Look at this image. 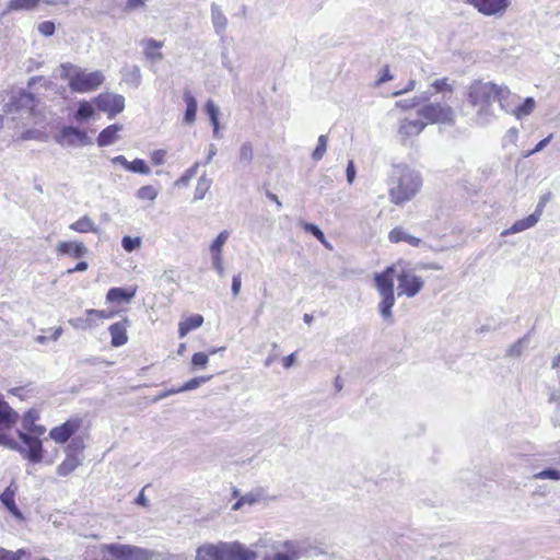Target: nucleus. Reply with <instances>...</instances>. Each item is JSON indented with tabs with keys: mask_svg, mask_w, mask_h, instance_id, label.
Listing matches in <instances>:
<instances>
[{
	"mask_svg": "<svg viewBox=\"0 0 560 560\" xmlns=\"http://www.w3.org/2000/svg\"><path fill=\"white\" fill-rule=\"evenodd\" d=\"M497 84L493 82L476 81L468 88V102L475 108V121L487 126L494 118L493 102L497 101Z\"/></svg>",
	"mask_w": 560,
	"mask_h": 560,
	"instance_id": "1",
	"label": "nucleus"
},
{
	"mask_svg": "<svg viewBox=\"0 0 560 560\" xmlns=\"http://www.w3.org/2000/svg\"><path fill=\"white\" fill-rule=\"evenodd\" d=\"M390 180L389 198L396 205L411 200L422 186L420 173L407 165L395 166Z\"/></svg>",
	"mask_w": 560,
	"mask_h": 560,
	"instance_id": "2",
	"label": "nucleus"
},
{
	"mask_svg": "<svg viewBox=\"0 0 560 560\" xmlns=\"http://www.w3.org/2000/svg\"><path fill=\"white\" fill-rule=\"evenodd\" d=\"M61 78L67 79L71 91L77 93L92 92L101 86L105 80L102 71L88 72L72 63L61 65Z\"/></svg>",
	"mask_w": 560,
	"mask_h": 560,
	"instance_id": "3",
	"label": "nucleus"
},
{
	"mask_svg": "<svg viewBox=\"0 0 560 560\" xmlns=\"http://www.w3.org/2000/svg\"><path fill=\"white\" fill-rule=\"evenodd\" d=\"M396 273V266L387 267L383 272L374 276L376 290L378 291L382 300L378 303V311L384 320L393 324L392 308L395 304L394 294V275Z\"/></svg>",
	"mask_w": 560,
	"mask_h": 560,
	"instance_id": "4",
	"label": "nucleus"
},
{
	"mask_svg": "<svg viewBox=\"0 0 560 560\" xmlns=\"http://www.w3.org/2000/svg\"><path fill=\"white\" fill-rule=\"evenodd\" d=\"M396 273V266L387 267L383 272L374 276L376 290L378 291L382 300L378 303V311L384 320L393 324L392 308L395 304L394 294V275Z\"/></svg>",
	"mask_w": 560,
	"mask_h": 560,
	"instance_id": "5",
	"label": "nucleus"
},
{
	"mask_svg": "<svg viewBox=\"0 0 560 560\" xmlns=\"http://www.w3.org/2000/svg\"><path fill=\"white\" fill-rule=\"evenodd\" d=\"M100 549L117 560H160L161 558L156 551L132 545L104 544Z\"/></svg>",
	"mask_w": 560,
	"mask_h": 560,
	"instance_id": "6",
	"label": "nucleus"
},
{
	"mask_svg": "<svg viewBox=\"0 0 560 560\" xmlns=\"http://www.w3.org/2000/svg\"><path fill=\"white\" fill-rule=\"evenodd\" d=\"M418 116L425 119L427 124H454L453 108L443 103H428L418 109Z\"/></svg>",
	"mask_w": 560,
	"mask_h": 560,
	"instance_id": "7",
	"label": "nucleus"
},
{
	"mask_svg": "<svg viewBox=\"0 0 560 560\" xmlns=\"http://www.w3.org/2000/svg\"><path fill=\"white\" fill-rule=\"evenodd\" d=\"M83 444L81 440H72L66 448V458L58 465L57 475L67 477L78 468L83 460L81 456Z\"/></svg>",
	"mask_w": 560,
	"mask_h": 560,
	"instance_id": "8",
	"label": "nucleus"
},
{
	"mask_svg": "<svg viewBox=\"0 0 560 560\" xmlns=\"http://www.w3.org/2000/svg\"><path fill=\"white\" fill-rule=\"evenodd\" d=\"M19 439L23 442L20 454L33 464H38L43 460V443L39 436L31 435L24 431H18Z\"/></svg>",
	"mask_w": 560,
	"mask_h": 560,
	"instance_id": "9",
	"label": "nucleus"
},
{
	"mask_svg": "<svg viewBox=\"0 0 560 560\" xmlns=\"http://www.w3.org/2000/svg\"><path fill=\"white\" fill-rule=\"evenodd\" d=\"M276 552L266 555L262 560H300L306 549L300 540H284Z\"/></svg>",
	"mask_w": 560,
	"mask_h": 560,
	"instance_id": "10",
	"label": "nucleus"
},
{
	"mask_svg": "<svg viewBox=\"0 0 560 560\" xmlns=\"http://www.w3.org/2000/svg\"><path fill=\"white\" fill-rule=\"evenodd\" d=\"M395 277L398 280V295L413 298L421 291L424 284L420 277L415 276L405 269L398 273L396 272L394 275V278Z\"/></svg>",
	"mask_w": 560,
	"mask_h": 560,
	"instance_id": "11",
	"label": "nucleus"
},
{
	"mask_svg": "<svg viewBox=\"0 0 560 560\" xmlns=\"http://www.w3.org/2000/svg\"><path fill=\"white\" fill-rule=\"evenodd\" d=\"M98 110L107 113L108 118L113 119L125 108V97L119 94L102 93L95 98Z\"/></svg>",
	"mask_w": 560,
	"mask_h": 560,
	"instance_id": "12",
	"label": "nucleus"
},
{
	"mask_svg": "<svg viewBox=\"0 0 560 560\" xmlns=\"http://www.w3.org/2000/svg\"><path fill=\"white\" fill-rule=\"evenodd\" d=\"M56 141L61 145L68 147H85L91 143L85 131L71 126L63 127L59 135L56 136Z\"/></svg>",
	"mask_w": 560,
	"mask_h": 560,
	"instance_id": "13",
	"label": "nucleus"
},
{
	"mask_svg": "<svg viewBox=\"0 0 560 560\" xmlns=\"http://www.w3.org/2000/svg\"><path fill=\"white\" fill-rule=\"evenodd\" d=\"M226 542L203 544L196 550L195 560H225Z\"/></svg>",
	"mask_w": 560,
	"mask_h": 560,
	"instance_id": "14",
	"label": "nucleus"
},
{
	"mask_svg": "<svg viewBox=\"0 0 560 560\" xmlns=\"http://www.w3.org/2000/svg\"><path fill=\"white\" fill-rule=\"evenodd\" d=\"M467 2L485 15L501 14L510 5V0H467Z\"/></svg>",
	"mask_w": 560,
	"mask_h": 560,
	"instance_id": "15",
	"label": "nucleus"
},
{
	"mask_svg": "<svg viewBox=\"0 0 560 560\" xmlns=\"http://www.w3.org/2000/svg\"><path fill=\"white\" fill-rule=\"evenodd\" d=\"M256 551L238 541L226 542L225 560H256Z\"/></svg>",
	"mask_w": 560,
	"mask_h": 560,
	"instance_id": "16",
	"label": "nucleus"
},
{
	"mask_svg": "<svg viewBox=\"0 0 560 560\" xmlns=\"http://www.w3.org/2000/svg\"><path fill=\"white\" fill-rule=\"evenodd\" d=\"M130 326L128 317H124L121 320L112 324L108 328L110 335V345L115 348L121 347L127 343L128 335L127 329Z\"/></svg>",
	"mask_w": 560,
	"mask_h": 560,
	"instance_id": "17",
	"label": "nucleus"
},
{
	"mask_svg": "<svg viewBox=\"0 0 560 560\" xmlns=\"http://www.w3.org/2000/svg\"><path fill=\"white\" fill-rule=\"evenodd\" d=\"M427 122L420 118L400 120L398 133L402 141L419 136L425 128Z\"/></svg>",
	"mask_w": 560,
	"mask_h": 560,
	"instance_id": "18",
	"label": "nucleus"
},
{
	"mask_svg": "<svg viewBox=\"0 0 560 560\" xmlns=\"http://www.w3.org/2000/svg\"><path fill=\"white\" fill-rule=\"evenodd\" d=\"M80 428V420H68L50 430L49 436L59 444L66 443Z\"/></svg>",
	"mask_w": 560,
	"mask_h": 560,
	"instance_id": "19",
	"label": "nucleus"
},
{
	"mask_svg": "<svg viewBox=\"0 0 560 560\" xmlns=\"http://www.w3.org/2000/svg\"><path fill=\"white\" fill-rule=\"evenodd\" d=\"M58 255L69 256L75 259L83 258L88 255V247L81 242H59L56 246Z\"/></svg>",
	"mask_w": 560,
	"mask_h": 560,
	"instance_id": "20",
	"label": "nucleus"
},
{
	"mask_svg": "<svg viewBox=\"0 0 560 560\" xmlns=\"http://www.w3.org/2000/svg\"><path fill=\"white\" fill-rule=\"evenodd\" d=\"M495 97L501 109L510 114H513L516 103L521 100V97L512 93L508 86L498 84Z\"/></svg>",
	"mask_w": 560,
	"mask_h": 560,
	"instance_id": "21",
	"label": "nucleus"
},
{
	"mask_svg": "<svg viewBox=\"0 0 560 560\" xmlns=\"http://www.w3.org/2000/svg\"><path fill=\"white\" fill-rule=\"evenodd\" d=\"M136 285L130 288H110L106 293V302L128 304L136 296Z\"/></svg>",
	"mask_w": 560,
	"mask_h": 560,
	"instance_id": "22",
	"label": "nucleus"
},
{
	"mask_svg": "<svg viewBox=\"0 0 560 560\" xmlns=\"http://www.w3.org/2000/svg\"><path fill=\"white\" fill-rule=\"evenodd\" d=\"M19 415L0 396V431L11 429L18 421Z\"/></svg>",
	"mask_w": 560,
	"mask_h": 560,
	"instance_id": "23",
	"label": "nucleus"
},
{
	"mask_svg": "<svg viewBox=\"0 0 560 560\" xmlns=\"http://www.w3.org/2000/svg\"><path fill=\"white\" fill-rule=\"evenodd\" d=\"M539 208H540V206H538V208L535 211V213H532V214H529L528 217H526L524 219L515 221L510 229L504 230L502 232V236H505V235H509V234H514V233H520V232H523V231L534 226L538 222V220H539V215H540V209Z\"/></svg>",
	"mask_w": 560,
	"mask_h": 560,
	"instance_id": "24",
	"label": "nucleus"
},
{
	"mask_svg": "<svg viewBox=\"0 0 560 560\" xmlns=\"http://www.w3.org/2000/svg\"><path fill=\"white\" fill-rule=\"evenodd\" d=\"M388 240L390 243L406 242L413 247H419L423 242L421 238L409 234L404 228L396 226L388 233Z\"/></svg>",
	"mask_w": 560,
	"mask_h": 560,
	"instance_id": "25",
	"label": "nucleus"
},
{
	"mask_svg": "<svg viewBox=\"0 0 560 560\" xmlns=\"http://www.w3.org/2000/svg\"><path fill=\"white\" fill-rule=\"evenodd\" d=\"M37 413L35 411H27L24 417H23V420H22V428L24 432L31 434V435H36V436H40L45 433V427L43 425H38L36 424V420H37Z\"/></svg>",
	"mask_w": 560,
	"mask_h": 560,
	"instance_id": "26",
	"label": "nucleus"
},
{
	"mask_svg": "<svg viewBox=\"0 0 560 560\" xmlns=\"http://www.w3.org/2000/svg\"><path fill=\"white\" fill-rule=\"evenodd\" d=\"M12 105L16 110L28 109L32 110L35 107L36 98L35 95L28 91L20 90L19 93L12 97Z\"/></svg>",
	"mask_w": 560,
	"mask_h": 560,
	"instance_id": "27",
	"label": "nucleus"
},
{
	"mask_svg": "<svg viewBox=\"0 0 560 560\" xmlns=\"http://www.w3.org/2000/svg\"><path fill=\"white\" fill-rule=\"evenodd\" d=\"M184 102L186 104V110L184 115V122L187 125H191L196 120V114H197V100L191 94L189 90H185L183 94Z\"/></svg>",
	"mask_w": 560,
	"mask_h": 560,
	"instance_id": "28",
	"label": "nucleus"
},
{
	"mask_svg": "<svg viewBox=\"0 0 560 560\" xmlns=\"http://www.w3.org/2000/svg\"><path fill=\"white\" fill-rule=\"evenodd\" d=\"M121 129L122 126L117 124L104 128L97 137V144L100 147H107L113 144L117 139V132Z\"/></svg>",
	"mask_w": 560,
	"mask_h": 560,
	"instance_id": "29",
	"label": "nucleus"
},
{
	"mask_svg": "<svg viewBox=\"0 0 560 560\" xmlns=\"http://www.w3.org/2000/svg\"><path fill=\"white\" fill-rule=\"evenodd\" d=\"M211 20L215 33L223 35L228 25V19L217 3L211 4Z\"/></svg>",
	"mask_w": 560,
	"mask_h": 560,
	"instance_id": "30",
	"label": "nucleus"
},
{
	"mask_svg": "<svg viewBox=\"0 0 560 560\" xmlns=\"http://www.w3.org/2000/svg\"><path fill=\"white\" fill-rule=\"evenodd\" d=\"M69 228L78 233L100 232V228L93 222V220L89 215H83L78 221L70 224Z\"/></svg>",
	"mask_w": 560,
	"mask_h": 560,
	"instance_id": "31",
	"label": "nucleus"
},
{
	"mask_svg": "<svg viewBox=\"0 0 560 560\" xmlns=\"http://www.w3.org/2000/svg\"><path fill=\"white\" fill-rule=\"evenodd\" d=\"M203 323V317L199 314L191 315L178 325V335L184 338L190 330L200 327Z\"/></svg>",
	"mask_w": 560,
	"mask_h": 560,
	"instance_id": "32",
	"label": "nucleus"
},
{
	"mask_svg": "<svg viewBox=\"0 0 560 560\" xmlns=\"http://www.w3.org/2000/svg\"><path fill=\"white\" fill-rule=\"evenodd\" d=\"M42 0H10L7 7V12L10 11H31L34 10Z\"/></svg>",
	"mask_w": 560,
	"mask_h": 560,
	"instance_id": "33",
	"label": "nucleus"
},
{
	"mask_svg": "<svg viewBox=\"0 0 560 560\" xmlns=\"http://www.w3.org/2000/svg\"><path fill=\"white\" fill-rule=\"evenodd\" d=\"M536 102L533 97H527L522 104L520 102L516 103L513 115L517 119H522L533 113L535 109Z\"/></svg>",
	"mask_w": 560,
	"mask_h": 560,
	"instance_id": "34",
	"label": "nucleus"
},
{
	"mask_svg": "<svg viewBox=\"0 0 560 560\" xmlns=\"http://www.w3.org/2000/svg\"><path fill=\"white\" fill-rule=\"evenodd\" d=\"M253 159H254V149H253L252 143L250 142L242 143V145L240 147V151H238V163L242 166L247 167L253 162Z\"/></svg>",
	"mask_w": 560,
	"mask_h": 560,
	"instance_id": "35",
	"label": "nucleus"
},
{
	"mask_svg": "<svg viewBox=\"0 0 560 560\" xmlns=\"http://www.w3.org/2000/svg\"><path fill=\"white\" fill-rule=\"evenodd\" d=\"M211 185H212V179L208 178L205 174L201 175L198 178V182H197V185L195 188L194 200L203 199L206 194L210 189Z\"/></svg>",
	"mask_w": 560,
	"mask_h": 560,
	"instance_id": "36",
	"label": "nucleus"
},
{
	"mask_svg": "<svg viewBox=\"0 0 560 560\" xmlns=\"http://www.w3.org/2000/svg\"><path fill=\"white\" fill-rule=\"evenodd\" d=\"M205 109L213 126V135L214 137L219 138V107L214 104L213 101L209 100Z\"/></svg>",
	"mask_w": 560,
	"mask_h": 560,
	"instance_id": "37",
	"label": "nucleus"
},
{
	"mask_svg": "<svg viewBox=\"0 0 560 560\" xmlns=\"http://www.w3.org/2000/svg\"><path fill=\"white\" fill-rule=\"evenodd\" d=\"M144 54L149 59H162L161 52H153V49H160L163 46L162 42H158L154 38H148L143 42Z\"/></svg>",
	"mask_w": 560,
	"mask_h": 560,
	"instance_id": "38",
	"label": "nucleus"
},
{
	"mask_svg": "<svg viewBox=\"0 0 560 560\" xmlns=\"http://www.w3.org/2000/svg\"><path fill=\"white\" fill-rule=\"evenodd\" d=\"M230 234L228 231H222L215 238L214 241L211 243L210 245V253H211V256H218V255H222V248L224 246V244L226 243L228 238H229Z\"/></svg>",
	"mask_w": 560,
	"mask_h": 560,
	"instance_id": "39",
	"label": "nucleus"
},
{
	"mask_svg": "<svg viewBox=\"0 0 560 560\" xmlns=\"http://www.w3.org/2000/svg\"><path fill=\"white\" fill-rule=\"evenodd\" d=\"M429 97L430 96L428 94H423L421 96H415L409 100H400V101L396 102L395 106L397 108H401L404 110L411 109V108L418 106L421 102L428 101Z\"/></svg>",
	"mask_w": 560,
	"mask_h": 560,
	"instance_id": "40",
	"label": "nucleus"
},
{
	"mask_svg": "<svg viewBox=\"0 0 560 560\" xmlns=\"http://www.w3.org/2000/svg\"><path fill=\"white\" fill-rule=\"evenodd\" d=\"M159 195V190L151 185L142 186L137 190V198L140 200L154 201Z\"/></svg>",
	"mask_w": 560,
	"mask_h": 560,
	"instance_id": "41",
	"label": "nucleus"
},
{
	"mask_svg": "<svg viewBox=\"0 0 560 560\" xmlns=\"http://www.w3.org/2000/svg\"><path fill=\"white\" fill-rule=\"evenodd\" d=\"M93 114H94L93 106L89 102L82 101L79 103L78 109L75 112V119L85 120V119H89L90 117H92Z\"/></svg>",
	"mask_w": 560,
	"mask_h": 560,
	"instance_id": "42",
	"label": "nucleus"
},
{
	"mask_svg": "<svg viewBox=\"0 0 560 560\" xmlns=\"http://www.w3.org/2000/svg\"><path fill=\"white\" fill-rule=\"evenodd\" d=\"M69 324L74 329H81V330L90 329L96 325L94 318H92L90 316H88L86 318H83V317L71 318V319H69Z\"/></svg>",
	"mask_w": 560,
	"mask_h": 560,
	"instance_id": "43",
	"label": "nucleus"
},
{
	"mask_svg": "<svg viewBox=\"0 0 560 560\" xmlns=\"http://www.w3.org/2000/svg\"><path fill=\"white\" fill-rule=\"evenodd\" d=\"M210 380H211V376L194 377V378L189 380L188 382H186L184 385L179 386V390H180V393L194 390Z\"/></svg>",
	"mask_w": 560,
	"mask_h": 560,
	"instance_id": "44",
	"label": "nucleus"
},
{
	"mask_svg": "<svg viewBox=\"0 0 560 560\" xmlns=\"http://www.w3.org/2000/svg\"><path fill=\"white\" fill-rule=\"evenodd\" d=\"M327 142H328V137L326 135H320L318 137L317 145L312 153V158L315 161L322 160L323 156L325 155L326 150H327Z\"/></svg>",
	"mask_w": 560,
	"mask_h": 560,
	"instance_id": "45",
	"label": "nucleus"
},
{
	"mask_svg": "<svg viewBox=\"0 0 560 560\" xmlns=\"http://www.w3.org/2000/svg\"><path fill=\"white\" fill-rule=\"evenodd\" d=\"M129 172L141 174V175H149L151 173L150 167L148 166L147 162L142 159H136L130 162L129 165Z\"/></svg>",
	"mask_w": 560,
	"mask_h": 560,
	"instance_id": "46",
	"label": "nucleus"
},
{
	"mask_svg": "<svg viewBox=\"0 0 560 560\" xmlns=\"http://www.w3.org/2000/svg\"><path fill=\"white\" fill-rule=\"evenodd\" d=\"M141 79H142L141 71L137 65L131 66L127 70L126 81L129 82L130 84H132L133 86H136V88L139 86L141 83Z\"/></svg>",
	"mask_w": 560,
	"mask_h": 560,
	"instance_id": "47",
	"label": "nucleus"
},
{
	"mask_svg": "<svg viewBox=\"0 0 560 560\" xmlns=\"http://www.w3.org/2000/svg\"><path fill=\"white\" fill-rule=\"evenodd\" d=\"M26 553L27 551L25 549L11 551L4 548H0V560H21V558Z\"/></svg>",
	"mask_w": 560,
	"mask_h": 560,
	"instance_id": "48",
	"label": "nucleus"
},
{
	"mask_svg": "<svg viewBox=\"0 0 560 560\" xmlns=\"http://www.w3.org/2000/svg\"><path fill=\"white\" fill-rule=\"evenodd\" d=\"M121 246L126 252L131 253L141 246V238L124 236L121 240Z\"/></svg>",
	"mask_w": 560,
	"mask_h": 560,
	"instance_id": "49",
	"label": "nucleus"
},
{
	"mask_svg": "<svg viewBox=\"0 0 560 560\" xmlns=\"http://www.w3.org/2000/svg\"><path fill=\"white\" fill-rule=\"evenodd\" d=\"M85 314L88 316L94 318V320H95L96 318H98V319L113 318L116 315V312L90 308V310L85 311Z\"/></svg>",
	"mask_w": 560,
	"mask_h": 560,
	"instance_id": "50",
	"label": "nucleus"
},
{
	"mask_svg": "<svg viewBox=\"0 0 560 560\" xmlns=\"http://www.w3.org/2000/svg\"><path fill=\"white\" fill-rule=\"evenodd\" d=\"M534 478L540 479V480H544V479L560 480V470L555 469V468H548V469L541 470L539 472H536L534 475Z\"/></svg>",
	"mask_w": 560,
	"mask_h": 560,
	"instance_id": "51",
	"label": "nucleus"
},
{
	"mask_svg": "<svg viewBox=\"0 0 560 560\" xmlns=\"http://www.w3.org/2000/svg\"><path fill=\"white\" fill-rule=\"evenodd\" d=\"M303 229L311 233L312 235H314L319 242H322L323 244H325V235L323 233V231L316 225V224H313V223H304L303 224Z\"/></svg>",
	"mask_w": 560,
	"mask_h": 560,
	"instance_id": "52",
	"label": "nucleus"
},
{
	"mask_svg": "<svg viewBox=\"0 0 560 560\" xmlns=\"http://www.w3.org/2000/svg\"><path fill=\"white\" fill-rule=\"evenodd\" d=\"M257 501V498L255 494L253 493H248V494H245L243 495L240 500H237L233 506H232V510L233 511H237L240 510L244 504H248V505H253L254 503H256Z\"/></svg>",
	"mask_w": 560,
	"mask_h": 560,
	"instance_id": "53",
	"label": "nucleus"
},
{
	"mask_svg": "<svg viewBox=\"0 0 560 560\" xmlns=\"http://www.w3.org/2000/svg\"><path fill=\"white\" fill-rule=\"evenodd\" d=\"M15 493L10 488H7L1 494H0V501L1 503L8 509L11 508L14 503Z\"/></svg>",
	"mask_w": 560,
	"mask_h": 560,
	"instance_id": "54",
	"label": "nucleus"
},
{
	"mask_svg": "<svg viewBox=\"0 0 560 560\" xmlns=\"http://www.w3.org/2000/svg\"><path fill=\"white\" fill-rule=\"evenodd\" d=\"M208 361L209 357L205 352H197L191 358V364L194 368H205Z\"/></svg>",
	"mask_w": 560,
	"mask_h": 560,
	"instance_id": "55",
	"label": "nucleus"
},
{
	"mask_svg": "<svg viewBox=\"0 0 560 560\" xmlns=\"http://www.w3.org/2000/svg\"><path fill=\"white\" fill-rule=\"evenodd\" d=\"M525 343H526L525 339L517 340L515 343L510 346V348L508 349L506 354L511 355V357H518V355H521L522 352H523V349L525 347Z\"/></svg>",
	"mask_w": 560,
	"mask_h": 560,
	"instance_id": "56",
	"label": "nucleus"
},
{
	"mask_svg": "<svg viewBox=\"0 0 560 560\" xmlns=\"http://www.w3.org/2000/svg\"><path fill=\"white\" fill-rule=\"evenodd\" d=\"M38 32L44 36H51L55 33V23L51 21H44L38 24Z\"/></svg>",
	"mask_w": 560,
	"mask_h": 560,
	"instance_id": "57",
	"label": "nucleus"
},
{
	"mask_svg": "<svg viewBox=\"0 0 560 560\" xmlns=\"http://www.w3.org/2000/svg\"><path fill=\"white\" fill-rule=\"evenodd\" d=\"M432 86L435 89L436 92L453 91V86L448 83L447 78L435 80L432 83Z\"/></svg>",
	"mask_w": 560,
	"mask_h": 560,
	"instance_id": "58",
	"label": "nucleus"
},
{
	"mask_svg": "<svg viewBox=\"0 0 560 560\" xmlns=\"http://www.w3.org/2000/svg\"><path fill=\"white\" fill-rule=\"evenodd\" d=\"M551 138H552V135H549L548 137H546V138H544L542 140H540V141L535 145V148H534L533 150H530L529 152H527V153L525 154V156L527 158V156H530V155H533V154H535V153H538V152L542 151V150L548 145V143L550 142Z\"/></svg>",
	"mask_w": 560,
	"mask_h": 560,
	"instance_id": "59",
	"label": "nucleus"
},
{
	"mask_svg": "<svg viewBox=\"0 0 560 560\" xmlns=\"http://www.w3.org/2000/svg\"><path fill=\"white\" fill-rule=\"evenodd\" d=\"M212 268L218 272L220 277L224 276L223 258L222 255L211 256Z\"/></svg>",
	"mask_w": 560,
	"mask_h": 560,
	"instance_id": "60",
	"label": "nucleus"
},
{
	"mask_svg": "<svg viewBox=\"0 0 560 560\" xmlns=\"http://www.w3.org/2000/svg\"><path fill=\"white\" fill-rule=\"evenodd\" d=\"M166 155L165 150H155L151 153V161L154 165H162Z\"/></svg>",
	"mask_w": 560,
	"mask_h": 560,
	"instance_id": "61",
	"label": "nucleus"
},
{
	"mask_svg": "<svg viewBox=\"0 0 560 560\" xmlns=\"http://www.w3.org/2000/svg\"><path fill=\"white\" fill-rule=\"evenodd\" d=\"M191 179L192 177L185 171L184 174L175 180L174 185L176 187H186L189 185Z\"/></svg>",
	"mask_w": 560,
	"mask_h": 560,
	"instance_id": "62",
	"label": "nucleus"
},
{
	"mask_svg": "<svg viewBox=\"0 0 560 560\" xmlns=\"http://www.w3.org/2000/svg\"><path fill=\"white\" fill-rule=\"evenodd\" d=\"M550 400L557 405V412L555 415V421L560 425V393L552 394Z\"/></svg>",
	"mask_w": 560,
	"mask_h": 560,
	"instance_id": "63",
	"label": "nucleus"
},
{
	"mask_svg": "<svg viewBox=\"0 0 560 560\" xmlns=\"http://www.w3.org/2000/svg\"><path fill=\"white\" fill-rule=\"evenodd\" d=\"M393 80V75L389 72V68L386 66L382 69L381 75L376 82L377 85H381L387 81Z\"/></svg>",
	"mask_w": 560,
	"mask_h": 560,
	"instance_id": "64",
	"label": "nucleus"
}]
</instances>
